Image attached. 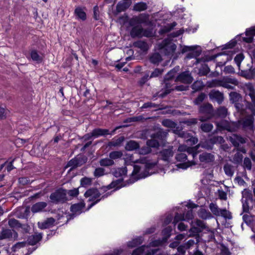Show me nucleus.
<instances>
[{"instance_id":"f257e3e1","label":"nucleus","mask_w":255,"mask_h":255,"mask_svg":"<svg viewBox=\"0 0 255 255\" xmlns=\"http://www.w3.org/2000/svg\"><path fill=\"white\" fill-rule=\"evenodd\" d=\"M247 94L250 96L251 101L245 100L244 102L246 109L251 111V114L243 119L240 121V124L244 129H253L255 121L254 117L255 116V89L253 85H250L247 86Z\"/></svg>"},{"instance_id":"f03ea898","label":"nucleus","mask_w":255,"mask_h":255,"mask_svg":"<svg viewBox=\"0 0 255 255\" xmlns=\"http://www.w3.org/2000/svg\"><path fill=\"white\" fill-rule=\"evenodd\" d=\"M146 158L141 159V161L145 164L143 166L138 165H134L133 166L131 176L132 177L136 176V178L134 180L132 181L131 179H129L128 183H132L138 179L145 178L151 174L149 171L156 165L157 162L156 161L150 162Z\"/></svg>"},{"instance_id":"7ed1b4c3","label":"nucleus","mask_w":255,"mask_h":255,"mask_svg":"<svg viewBox=\"0 0 255 255\" xmlns=\"http://www.w3.org/2000/svg\"><path fill=\"white\" fill-rule=\"evenodd\" d=\"M84 195L85 197L89 198L88 200V202H92L91 204L89 206L88 209H90L101 201L100 197L101 194L96 188L89 189L85 192Z\"/></svg>"},{"instance_id":"20e7f679","label":"nucleus","mask_w":255,"mask_h":255,"mask_svg":"<svg viewBox=\"0 0 255 255\" xmlns=\"http://www.w3.org/2000/svg\"><path fill=\"white\" fill-rule=\"evenodd\" d=\"M213 107L211 104L208 103L203 104L199 108V112L204 114L205 117H200L199 119L201 122H205L210 119L213 116Z\"/></svg>"},{"instance_id":"39448f33","label":"nucleus","mask_w":255,"mask_h":255,"mask_svg":"<svg viewBox=\"0 0 255 255\" xmlns=\"http://www.w3.org/2000/svg\"><path fill=\"white\" fill-rule=\"evenodd\" d=\"M209 208L213 214L216 216H221L228 220L232 218V214L229 211L226 209H220L216 204L210 203Z\"/></svg>"},{"instance_id":"423d86ee","label":"nucleus","mask_w":255,"mask_h":255,"mask_svg":"<svg viewBox=\"0 0 255 255\" xmlns=\"http://www.w3.org/2000/svg\"><path fill=\"white\" fill-rule=\"evenodd\" d=\"M149 15L147 13H142L137 16H133L129 21L130 26H135L144 24L148 25L149 24Z\"/></svg>"},{"instance_id":"0eeeda50","label":"nucleus","mask_w":255,"mask_h":255,"mask_svg":"<svg viewBox=\"0 0 255 255\" xmlns=\"http://www.w3.org/2000/svg\"><path fill=\"white\" fill-rule=\"evenodd\" d=\"M173 146H169L167 148H163L158 153V158L167 163H169L174 155Z\"/></svg>"},{"instance_id":"6e6552de","label":"nucleus","mask_w":255,"mask_h":255,"mask_svg":"<svg viewBox=\"0 0 255 255\" xmlns=\"http://www.w3.org/2000/svg\"><path fill=\"white\" fill-rule=\"evenodd\" d=\"M49 198L51 201L54 203L64 202L66 200V190L64 189L57 190L50 194Z\"/></svg>"},{"instance_id":"1a4fd4ad","label":"nucleus","mask_w":255,"mask_h":255,"mask_svg":"<svg viewBox=\"0 0 255 255\" xmlns=\"http://www.w3.org/2000/svg\"><path fill=\"white\" fill-rule=\"evenodd\" d=\"M175 159L177 161L182 162L177 165V167L180 168L185 169L192 165H195L196 163L193 161H189L187 160V155L184 153H180L176 155Z\"/></svg>"},{"instance_id":"9d476101","label":"nucleus","mask_w":255,"mask_h":255,"mask_svg":"<svg viewBox=\"0 0 255 255\" xmlns=\"http://www.w3.org/2000/svg\"><path fill=\"white\" fill-rule=\"evenodd\" d=\"M239 84L238 80L232 77H226L222 79L221 87L229 90H234Z\"/></svg>"},{"instance_id":"9b49d317","label":"nucleus","mask_w":255,"mask_h":255,"mask_svg":"<svg viewBox=\"0 0 255 255\" xmlns=\"http://www.w3.org/2000/svg\"><path fill=\"white\" fill-rule=\"evenodd\" d=\"M162 49L166 55H172L176 49L175 44L172 42L170 40L166 39L162 42Z\"/></svg>"},{"instance_id":"f8f14e48","label":"nucleus","mask_w":255,"mask_h":255,"mask_svg":"<svg viewBox=\"0 0 255 255\" xmlns=\"http://www.w3.org/2000/svg\"><path fill=\"white\" fill-rule=\"evenodd\" d=\"M193 81V78L189 71L181 73L175 80V82H180L184 84H190Z\"/></svg>"},{"instance_id":"ddd939ff","label":"nucleus","mask_w":255,"mask_h":255,"mask_svg":"<svg viewBox=\"0 0 255 255\" xmlns=\"http://www.w3.org/2000/svg\"><path fill=\"white\" fill-rule=\"evenodd\" d=\"M18 238V234L14 230L7 229H2L0 234V240L4 239L16 240Z\"/></svg>"},{"instance_id":"4468645a","label":"nucleus","mask_w":255,"mask_h":255,"mask_svg":"<svg viewBox=\"0 0 255 255\" xmlns=\"http://www.w3.org/2000/svg\"><path fill=\"white\" fill-rule=\"evenodd\" d=\"M168 130H165L162 128H159L157 131L151 135V137L152 138H155L157 140H165L168 134Z\"/></svg>"},{"instance_id":"2eb2a0df","label":"nucleus","mask_w":255,"mask_h":255,"mask_svg":"<svg viewBox=\"0 0 255 255\" xmlns=\"http://www.w3.org/2000/svg\"><path fill=\"white\" fill-rule=\"evenodd\" d=\"M55 221V219L53 218H48L43 222H38V226L41 229L49 228L54 225Z\"/></svg>"},{"instance_id":"dca6fc26","label":"nucleus","mask_w":255,"mask_h":255,"mask_svg":"<svg viewBox=\"0 0 255 255\" xmlns=\"http://www.w3.org/2000/svg\"><path fill=\"white\" fill-rule=\"evenodd\" d=\"M199 158L201 162L208 163L214 161L215 156L212 153L205 152L199 155Z\"/></svg>"},{"instance_id":"f3484780","label":"nucleus","mask_w":255,"mask_h":255,"mask_svg":"<svg viewBox=\"0 0 255 255\" xmlns=\"http://www.w3.org/2000/svg\"><path fill=\"white\" fill-rule=\"evenodd\" d=\"M133 27L130 30V35L131 37H138L140 38L143 36V28L140 25H136L132 26Z\"/></svg>"},{"instance_id":"a211bd4d","label":"nucleus","mask_w":255,"mask_h":255,"mask_svg":"<svg viewBox=\"0 0 255 255\" xmlns=\"http://www.w3.org/2000/svg\"><path fill=\"white\" fill-rule=\"evenodd\" d=\"M209 95L210 99L216 100L219 104L224 100L223 94L219 91L212 90Z\"/></svg>"},{"instance_id":"6ab92c4d","label":"nucleus","mask_w":255,"mask_h":255,"mask_svg":"<svg viewBox=\"0 0 255 255\" xmlns=\"http://www.w3.org/2000/svg\"><path fill=\"white\" fill-rule=\"evenodd\" d=\"M42 234L41 233L36 234L29 236L27 240V244L28 245L34 246L41 240Z\"/></svg>"},{"instance_id":"aec40b11","label":"nucleus","mask_w":255,"mask_h":255,"mask_svg":"<svg viewBox=\"0 0 255 255\" xmlns=\"http://www.w3.org/2000/svg\"><path fill=\"white\" fill-rule=\"evenodd\" d=\"M131 1L123 0L118 3L116 11L118 13L125 11L131 5Z\"/></svg>"},{"instance_id":"412c9836","label":"nucleus","mask_w":255,"mask_h":255,"mask_svg":"<svg viewBox=\"0 0 255 255\" xmlns=\"http://www.w3.org/2000/svg\"><path fill=\"white\" fill-rule=\"evenodd\" d=\"M85 204L83 202L75 204L71 206V211L76 215H79L82 213V211L85 207Z\"/></svg>"},{"instance_id":"4be33fe9","label":"nucleus","mask_w":255,"mask_h":255,"mask_svg":"<svg viewBox=\"0 0 255 255\" xmlns=\"http://www.w3.org/2000/svg\"><path fill=\"white\" fill-rule=\"evenodd\" d=\"M125 139V137L123 136H121L117 138L115 137L108 143L107 146L109 147L120 146L122 145Z\"/></svg>"},{"instance_id":"5701e85b","label":"nucleus","mask_w":255,"mask_h":255,"mask_svg":"<svg viewBox=\"0 0 255 255\" xmlns=\"http://www.w3.org/2000/svg\"><path fill=\"white\" fill-rule=\"evenodd\" d=\"M47 205V204L45 202H37L32 205L31 210L34 213L42 212Z\"/></svg>"},{"instance_id":"b1692460","label":"nucleus","mask_w":255,"mask_h":255,"mask_svg":"<svg viewBox=\"0 0 255 255\" xmlns=\"http://www.w3.org/2000/svg\"><path fill=\"white\" fill-rule=\"evenodd\" d=\"M230 140L235 147H239L240 144H243L246 142V139L239 135H234L231 137Z\"/></svg>"},{"instance_id":"393cba45","label":"nucleus","mask_w":255,"mask_h":255,"mask_svg":"<svg viewBox=\"0 0 255 255\" xmlns=\"http://www.w3.org/2000/svg\"><path fill=\"white\" fill-rule=\"evenodd\" d=\"M94 134V138L100 136L106 137L109 134V129L106 128H95L93 129Z\"/></svg>"},{"instance_id":"a878e982","label":"nucleus","mask_w":255,"mask_h":255,"mask_svg":"<svg viewBox=\"0 0 255 255\" xmlns=\"http://www.w3.org/2000/svg\"><path fill=\"white\" fill-rule=\"evenodd\" d=\"M127 168L123 167L116 169L113 172V174L116 178H124L127 174Z\"/></svg>"},{"instance_id":"bb28decb","label":"nucleus","mask_w":255,"mask_h":255,"mask_svg":"<svg viewBox=\"0 0 255 255\" xmlns=\"http://www.w3.org/2000/svg\"><path fill=\"white\" fill-rule=\"evenodd\" d=\"M164 89L165 91L162 94V97L165 96L169 93H170L172 91H174V86H173L172 84L171 80H165L164 79Z\"/></svg>"},{"instance_id":"cd10ccee","label":"nucleus","mask_w":255,"mask_h":255,"mask_svg":"<svg viewBox=\"0 0 255 255\" xmlns=\"http://www.w3.org/2000/svg\"><path fill=\"white\" fill-rule=\"evenodd\" d=\"M124 179L123 178H119L118 179L113 181L110 183V186L113 188H115L113 191L118 190L123 187L126 186V184L124 183Z\"/></svg>"},{"instance_id":"c85d7f7f","label":"nucleus","mask_w":255,"mask_h":255,"mask_svg":"<svg viewBox=\"0 0 255 255\" xmlns=\"http://www.w3.org/2000/svg\"><path fill=\"white\" fill-rule=\"evenodd\" d=\"M229 100L231 103L234 104L238 102L242 101V96L239 93L231 92L229 94Z\"/></svg>"},{"instance_id":"c756f323","label":"nucleus","mask_w":255,"mask_h":255,"mask_svg":"<svg viewBox=\"0 0 255 255\" xmlns=\"http://www.w3.org/2000/svg\"><path fill=\"white\" fill-rule=\"evenodd\" d=\"M74 14L78 19L84 21L86 19V13L81 7H77L74 10Z\"/></svg>"},{"instance_id":"7c9ffc66","label":"nucleus","mask_w":255,"mask_h":255,"mask_svg":"<svg viewBox=\"0 0 255 255\" xmlns=\"http://www.w3.org/2000/svg\"><path fill=\"white\" fill-rule=\"evenodd\" d=\"M198 216L203 220L210 219L212 217L211 213L205 209L201 208L198 212Z\"/></svg>"},{"instance_id":"2f4dec72","label":"nucleus","mask_w":255,"mask_h":255,"mask_svg":"<svg viewBox=\"0 0 255 255\" xmlns=\"http://www.w3.org/2000/svg\"><path fill=\"white\" fill-rule=\"evenodd\" d=\"M199 128V129H200L202 132H209L212 131L213 128V125L210 123H204L202 122Z\"/></svg>"},{"instance_id":"473e14b6","label":"nucleus","mask_w":255,"mask_h":255,"mask_svg":"<svg viewBox=\"0 0 255 255\" xmlns=\"http://www.w3.org/2000/svg\"><path fill=\"white\" fill-rule=\"evenodd\" d=\"M223 168L225 174L227 176L230 177L233 176L235 170L234 166L232 165L227 163L224 165Z\"/></svg>"},{"instance_id":"72a5a7b5","label":"nucleus","mask_w":255,"mask_h":255,"mask_svg":"<svg viewBox=\"0 0 255 255\" xmlns=\"http://www.w3.org/2000/svg\"><path fill=\"white\" fill-rule=\"evenodd\" d=\"M139 148V144L135 141L130 140L127 142L125 148L127 150L131 151Z\"/></svg>"},{"instance_id":"f704fd0d","label":"nucleus","mask_w":255,"mask_h":255,"mask_svg":"<svg viewBox=\"0 0 255 255\" xmlns=\"http://www.w3.org/2000/svg\"><path fill=\"white\" fill-rule=\"evenodd\" d=\"M148 6L146 2H139L134 4L133 9L136 11H141L147 9Z\"/></svg>"},{"instance_id":"c9c22d12","label":"nucleus","mask_w":255,"mask_h":255,"mask_svg":"<svg viewBox=\"0 0 255 255\" xmlns=\"http://www.w3.org/2000/svg\"><path fill=\"white\" fill-rule=\"evenodd\" d=\"M133 45L135 47L138 48L143 51H147L149 48L147 43L146 42L141 40H138L135 42L133 43Z\"/></svg>"},{"instance_id":"e433bc0d","label":"nucleus","mask_w":255,"mask_h":255,"mask_svg":"<svg viewBox=\"0 0 255 255\" xmlns=\"http://www.w3.org/2000/svg\"><path fill=\"white\" fill-rule=\"evenodd\" d=\"M159 105L156 104L154 103H153L151 102H148L146 103H145L140 108L141 111H143L145 109H161L160 108H159Z\"/></svg>"},{"instance_id":"4c0bfd02","label":"nucleus","mask_w":255,"mask_h":255,"mask_svg":"<svg viewBox=\"0 0 255 255\" xmlns=\"http://www.w3.org/2000/svg\"><path fill=\"white\" fill-rule=\"evenodd\" d=\"M162 125L163 126L165 127L170 128H176V126L177 125V124L172 121V120L170 119H164L161 122Z\"/></svg>"},{"instance_id":"58836bf2","label":"nucleus","mask_w":255,"mask_h":255,"mask_svg":"<svg viewBox=\"0 0 255 255\" xmlns=\"http://www.w3.org/2000/svg\"><path fill=\"white\" fill-rule=\"evenodd\" d=\"M161 60V56L158 53H154L149 58L150 62L154 64H158Z\"/></svg>"},{"instance_id":"ea45409f","label":"nucleus","mask_w":255,"mask_h":255,"mask_svg":"<svg viewBox=\"0 0 255 255\" xmlns=\"http://www.w3.org/2000/svg\"><path fill=\"white\" fill-rule=\"evenodd\" d=\"M92 178L84 177L80 180V185L82 187H87L92 185Z\"/></svg>"},{"instance_id":"a19ab883","label":"nucleus","mask_w":255,"mask_h":255,"mask_svg":"<svg viewBox=\"0 0 255 255\" xmlns=\"http://www.w3.org/2000/svg\"><path fill=\"white\" fill-rule=\"evenodd\" d=\"M100 165L102 166H110L114 164V161L110 158H103L99 161Z\"/></svg>"},{"instance_id":"79ce46f5","label":"nucleus","mask_w":255,"mask_h":255,"mask_svg":"<svg viewBox=\"0 0 255 255\" xmlns=\"http://www.w3.org/2000/svg\"><path fill=\"white\" fill-rule=\"evenodd\" d=\"M224 142L223 137L221 136H215L209 139V142L211 143L213 145L214 144L219 143H222Z\"/></svg>"},{"instance_id":"37998d69","label":"nucleus","mask_w":255,"mask_h":255,"mask_svg":"<svg viewBox=\"0 0 255 255\" xmlns=\"http://www.w3.org/2000/svg\"><path fill=\"white\" fill-rule=\"evenodd\" d=\"M216 114L220 117L225 118L228 115V110L225 107H220L217 109Z\"/></svg>"},{"instance_id":"c03bdc74","label":"nucleus","mask_w":255,"mask_h":255,"mask_svg":"<svg viewBox=\"0 0 255 255\" xmlns=\"http://www.w3.org/2000/svg\"><path fill=\"white\" fill-rule=\"evenodd\" d=\"M30 56L31 59L37 63L41 62L42 58L38 54L36 50H33L31 51Z\"/></svg>"},{"instance_id":"a18cd8bd","label":"nucleus","mask_w":255,"mask_h":255,"mask_svg":"<svg viewBox=\"0 0 255 255\" xmlns=\"http://www.w3.org/2000/svg\"><path fill=\"white\" fill-rule=\"evenodd\" d=\"M204 86L203 83L201 81H196L191 86V88L195 91L202 90Z\"/></svg>"},{"instance_id":"49530a36","label":"nucleus","mask_w":255,"mask_h":255,"mask_svg":"<svg viewBox=\"0 0 255 255\" xmlns=\"http://www.w3.org/2000/svg\"><path fill=\"white\" fill-rule=\"evenodd\" d=\"M142 243V237H138L133 239L132 241L129 242L128 246L130 248H133L137 246L140 245Z\"/></svg>"},{"instance_id":"de8ad7c7","label":"nucleus","mask_w":255,"mask_h":255,"mask_svg":"<svg viewBox=\"0 0 255 255\" xmlns=\"http://www.w3.org/2000/svg\"><path fill=\"white\" fill-rule=\"evenodd\" d=\"M172 231V228L171 226H168L163 230L162 233L164 236L163 240L164 241L167 240L170 237Z\"/></svg>"},{"instance_id":"09e8293b","label":"nucleus","mask_w":255,"mask_h":255,"mask_svg":"<svg viewBox=\"0 0 255 255\" xmlns=\"http://www.w3.org/2000/svg\"><path fill=\"white\" fill-rule=\"evenodd\" d=\"M146 145L148 146L150 148H157L159 146L160 144L158 141L155 138H152L151 139H148L146 141Z\"/></svg>"},{"instance_id":"8fccbe9b","label":"nucleus","mask_w":255,"mask_h":255,"mask_svg":"<svg viewBox=\"0 0 255 255\" xmlns=\"http://www.w3.org/2000/svg\"><path fill=\"white\" fill-rule=\"evenodd\" d=\"M243 156L242 153L237 152L235 154L232 162L236 164H239L242 162Z\"/></svg>"},{"instance_id":"3c124183","label":"nucleus","mask_w":255,"mask_h":255,"mask_svg":"<svg viewBox=\"0 0 255 255\" xmlns=\"http://www.w3.org/2000/svg\"><path fill=\"white\" fill-rule=\"evenodd\" d=\"M178 68L179 67H175L174 68L170 70L169 72H168L167 74L165 75L164 79L165 80H172V78L175 76V75L177 73L178 70Z\"/></svg>"},{"instance_id":"603ef678","label":"nucleus","mask_w":255,"mask_h":255,"mask_svg":"<svg viewBox=\"0 0 255 255\" xmlns=\"http://www.w3.org/2000/svg\"><path fill=\"white\" fill-rule=\"evenodd\" d=\"M210 71V68L208 65L204 64L199 69V73L201 76L207 75Z\"/></svg>"},{"instance_id":"864d4df0","label":"nucleus","mask_w":255,"mask_h":255,"mask_svg":"<svg viewBox=\"0 0 255 255\" xmlns=\"http://www.w3.org/2000/svg\"><path fill=\"white\" fill-rule=\"evenodd\" d=\"M123 156V152L121 151H114L110 153L109 157L113 160L120 158Z\"/></svg>"},{"instance_id":"5fc2aeb1","label":"nucleus","mask_w":255,"mask_h":255,"mask_svg":"<svg viewBox=\"0 0 255 255\" xmlns=\"http://www.w3.org/2000/svg\"><path fill=\"white\" fill-rule=\"evenodd\" d=\"M222 79H214L208 82V86L209 87H221Z\"/></svg>"},{"instance_id":"6e6d98bb","label":"nucleus","mask_w":255,"mask_h":255,"mask_svg":"<svg viewBox=\"0 0 255 255\" xmlns=\"http://www.w3.org/2000/svg\"><path fill=\"white\" fill-rule=\"evenodd\" d=\"M146 248H148V246H141L135 249L131 255H141L144 253Z\"/></svg>"},{"instance_id":"4d7b16f0","label":"nucleus","mask_w":255,"mask_h":255,"mask_svg":"<svg viewBox=\"0 0 255 255\" xmlns=\"http://www.w3.org/2000/svg\"><path fill=\"white\" fill-rule=\"evenodd\" d=\"M8 224L11 228H18L20 226L19 222L14 218L10 219L8 220Z\"/></svg>"},{"instance_id":"13d9d810","label":"nucleus","mask_w":255,"mask_h":255,"mask_svg":"<svg viewBox=\"0 0 255 255\" xmlns=\"http://www.w3.org/2000/svg\"><path fill=\"white\" fill-rule=\"evenodd\" d=\"M105 170L103 168H96L94 171V175L95 177L98 178L105 175Z\"/></svg>"},{"instance_id":"bf43d9fd","label":"nucleus","mask_w":255,"mask_h":255,"mask_svg":"<svg viewBox=\"0 0 255 255\" xmlns=\"http://www.w3.org/2000/svg\"><path fill=\"white\" fill-rule=\"evenodd\" d=\"M182 221H184V215L176 213L174 216V220L173 222L174 226H175L176 224L179 222Z\"/></svg>"},{"instance_id":"052dcab7","label":"nucleus","mask_w":255,"mask_h":255,"mask_svg":"<svg viewBox=\"0 0 255 255\" xmlns=\"http://www.w3.org/2000/svg\"><path fill=\"white\" fill-rule=\"evenodd\" d=\"M206 94L204 93H200L195 99L194 103L195 105H200L205 99Z\"/></svg>"},{"instance_id":"680f3d73","label":"nucleus","mask_w":255,"mask_h":255,"mask_svg":"<svg viewBox=\"0 0 255 255\" xmlns=\"http://www.w3.org/2000/svg\"><path fill=\"white\" fill-rule=\"evenodd\" d=\"M78 188H74L71 190H66V194H67L70 197L73 198L77 197L79 194Z\"/></svg>"},{"instance_id":"e2e57ef3","label":"nucleus","mask_w":255,"mask_h":255,"mask_svg":"<svg viewBox=\"0 0 255 255\" xmlns=\"http://www.w3.org/2000/svg\"><path fill=\"white\" fill-rule=\"evenodd\" d=\"M198 120H199L196 118H191L184 121L183 123L188 126H191L192 125H195L197 124L198 123Z\"/></svg>"},{"instance_id":"0e129e2a","label":"nucleus","mask_w":255,"mask_h":255,"mask_svg":"<svg viewBox=\"0 0 255 255\" xmlns=\"http://www.w3.org/2000/svg\"><path fill=\"white\" fill-rule=\"evenodd\" d=\"M198 139L197 138L193 136L191 134L190 135V137H188L186 139V143L189 145H193L197 143Z\"/></svg>"},{"instance_id":"69168bd1","label":"nucleus","mask_w":255,"mask_h":255,"mask_svg":"<svg viewBox=\"0 0 255 255\" xmlns=\"http://www.w3.org/2000/svg\"><path fill=\"white\" fill-rule=\"evenodd\" d=\"M244 167L248 170H251L252 164L251 159L249 157H245L244 160Z\"/></svg>"},{"instance_id":"338daca9","label":"nucleus","mask_w":255,"mask_h":255,"mask_svg":"<svg viewBox=\"0 0 255 255\" xmlns=\"http://www.w3.org/2000/svg\"><path fill=\"white\" fill-rule=\"evenodd\" d=\"M77 163L76 162V160L75 157L71 159L68 162L66 167H70V170L76 168L78 167Z\"/></svg>"},{"instance_id":"774afa93","label":"nucleus","mask_w":255,"mask_h":255,"mask_svg":"<svg viewBox=\"0 0 255 255\" xmlns=\"http://www.w3.org/2000/svg\"><path fill=\"white\" fill-rule=\"evenodd\" d=\"M78 167L80 166L85 163L87 161V158L84 156L75 157Z\"/></svg>"}]
</instances>
